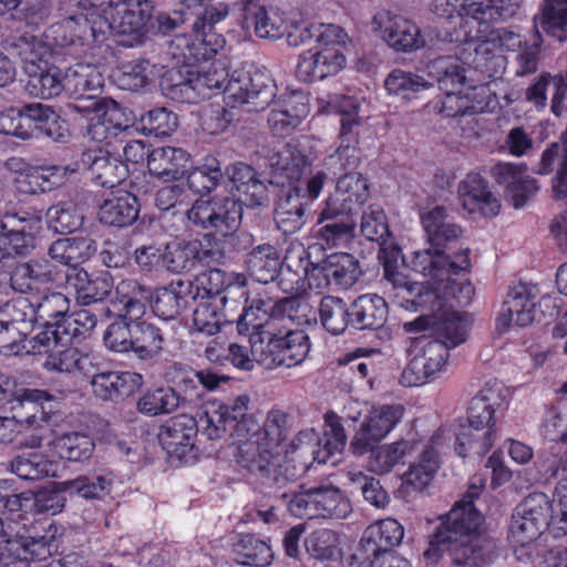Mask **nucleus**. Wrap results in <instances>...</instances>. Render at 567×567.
<instances>
[{
	"mask_svg": "<svg viewBox=\"0 0 567 567\" xmlns=\"http://www.w3.org/2000/svg\"><path fill=\"white\" fill-rule=\"evenodd\" d=\"M403 416L401 405H371L358 426L350 449L355 455L368 453L396 426Z\"/></svg>",
	"mask_w": 567,
	"mask_h": 567,
	"instance_id": "nucleus-14",
	"label": "nucleus"
},
{
	"mask_svg": "<svg viewBox=\"0 0 567 567\" xmlns=\"http://www.w3.org/2000/svg\"><path fill=\"white\" fill-rule=\"evenodd\" d=\"M361 233L380 248H400L392 239L385 213L379 205H370L362 213Z\"/></svg>",
	"mask_w": 567,
	"mask_h": 567,
	"instance_id": "nucleus-57",
	"label": "nucleus"
},
{
	"mask_svg": "<svg viewBox=\"0 0 567 567\" xmlns=\"http://www.w3.org/2000/svg\"><path fill=\"white\" fill-rule=\"evenodd\" d=\"M38 217H30L29 214H12L0 206V248H34L38 244L32 233L25 231V223L30 228L37 226Z\"/></svg>",
	"mask_w": 567,
	"mask_h": 567,
	"instance_id": "nucleus-37",
	"label": "nucleus"
},
{
	"mask_svg": "<svg viewBox=\"0 0 567 567\" xmlns=\"http://www.w3.org/2000/svg\"><path fill=\"white\" fill-rule=\"evenodd\" d=\"M369 198L368 181L360 173H348L338 179L336 190L324 202L323 218L354 215Z\"/></svg>",
	"mask_w": 567,
	"mask_h": 567,
	"instance_id": "nucleus-18",
	"label": "nucleus"
},
{
	"mask_svg": "<svg viewBox=\"0 0 567 567\" xmlns=\"http://www.w3.org/2000/svg\"><path fill=\"white\" fill-rule=\"evenodd\" d=\"M74 168L89 171L97 185L107 188L124 182L128 174L127 165L101 146L84 151Z\"/></svg>",
	"mask_w": 567,
	"mask_h": 567,
	"instance_id": "nucleus-21",
	"label": "nucleus"
},
{
	"mask_svg": "<svg viewBox=\"0 0 567 567\" xmlns=\"http://www.w3.org/2000/svg\"><path fill=\"white\" fill-rule=\"evenodd\" d=\"M485 487V478L475 475L471 478L466 493L447 514L446 520L437 528L430 542L429 557L436 553H447L455 567H485L499 556L496 542L483 535V516L474 507Z\"/></svg>",
	"mask_w": 567,
	"mask_h": 567,
	"instance_id": "nucleus-2",
	"label": "nucleus"
},
{
	"mask_svg": "<svg viewBox=\"0 0 567 567\" xmlns=\"http://www.w3.org/2000/svg\"><path fill=\"white\" fill-rule=\"evenodd\" d=\"M309 113L308 97L301 92L281 96L268 115L270 130L277 135H288Z\"/></svg>",
	"mask_w": 567,
	"mask_h": 567,
	"instance_id": "nucleus-28",
	"label": "nucleus"
},
{
	"mask_svg": "<svg viewBox=\"0 0 567 567\" xmlns=\"http://www.w3.org/2000/svg\"><path fill=\"white\" fill-rule=\"evenodd\" d=\"M50 535L30 537L16 535L14 538L0 540V567H10L18 561L44 560L51 555L52 542L56 533V527L49 526Z\"/></svg>",
	"mask_w": 567,
	"mask_h": 567,
	"instance_id": "nucleus-24",
	"label": "nucleus"
},
{
	"mask_svg": "<svg viewBox=\"0 0 567 567\" xmlns=\"http://www.w3.org/2000/svg\"><path fill=\"white\" fill-rule=\"evenodd\" d=\"M224 94L228 106L210 103L202 110L200 126L207 134L226 132L240 121L243 112L265 110L275 96L274 83L262 72L243 73L228 80Z\"/></svg>",
	"mask_w": 567,
	"mask_h": 567,
	"instance_id": "nucleus-3",
	"label": "nucleus"
},
{
	"mask_svg": "<svg viewBox=\"0 0 567 567\" xmlns=\"http://www.w3.org/2000/svg\"><path fill=\"white\" fill-rule=\"evenodd\" d=\"M288 432V416L285 412L279 410L270 411L262 424L259 426L258 422L246 413V419L237 425V433L239 436H247L252 433L277 452L282 454V442L287 437Z\"/></svg>",
	"mask_w": 567,
	"mask_h": 567,
	"instance_id": "nucleus-33",
	"label": "nucleus"
},
{
	"mask_svg": "<svg viewBox=\"0 0 567 567\" xmlns=\"http://www.w3.org/2000/svg\"><path fill=\"white\" fill-rule=\"evenodd\" d=\"M80 4L84 11L65 18L60 24L64 32L63 45H90L102 42L110 31L104 0H83Z\"/></svg>",
	"mask_w": 567,
	"mask_h": 567,
	"instance_id": "nucleus-10",
	"label": "nucleus"
},
{
	"mask_svg": "<svg viewBox=\"0 0 567 567\" xmlns=\"http://www.w3.org/2000/svg\"><path fill=\"white\" fill-rule=\"evenodd\" d=\"M96 324V317L87 309L69 311L62 321H55L42 330L31 342L30 352H42V350L56 347L59 343H66L75 338L85 336Z\"/></svg>",
	"mask_w": 567,
	"mask_h": 567,
	"instance_id": "nucleus-17",
	"label": "nucleus"
},
{
	"mask_svg": "<svg viewBox=\"0 0 567 567\" xmlns=\"http://www.w3.org/2000/svg\"><path fill=\"white\" fill-rule=\"evenodd\" d=\"M17 300H24L32 311L28 322L29 327L25 331V339L31 333L35 321H40L43 324V330H48L49 326L55 321H62L70 311V301L61 292L45 295L37 306L32 305L27 298H18Z\"/></svg>",
	"mask_w": 567,
	"mask_h": 567,
	"instance_id": "nucleus-47",
	"label": "nucleus"
},
{
	"mask_svg": "<svg viewBox=\"0 0 567 567\" xmlns=\"http://www.w3.org/2000/svg\"><path fill=\"white\" fill-rule=\"evenodd\" d=\"M189 162V155L182 148L164 146L154 148L147 156L151 175L165 182L181 178Z\"/></svg>",
	"mask_w": 567,
	"mask_h": 567,
	"instance_id": "nucleus-39",
	"label": "nucleus"
},
{
	"mask_svg": "<svg viewBox=\"0 0 567 567\" xmlns=\"http://www.w3.org/2000/svg\"><path fill=\"white\" fill-rule=\"evenodd\" d=\"M408 252L409 270H413L429 278L425 284L420 282L424 288L435 289L441 287V293L444 292V286L450 281H463L464 279H454L453 276L470 268L467 250H452L453 254H446V250H405Z\"/></svg>",
	"mask_w": 567,
	"mask_h": 567,
	"instance_id": "nucleus-8",
	"label": "nucleus"
},
{
	"mask_svg": "<svg viewBox=\"0 0 567 567\" xmlns=\"http://www.w3.org/2000/svg\"><path fill=\"white\" fill-rule=\"evenodd\" d=\"M416 445L417 442L414 439H402L371 449L370 471L379 475L389 474L398 465L404 464V458L416 450Z\"/></svg>",
	"mask_w": 567,
	"mask_h": 567,
	"instance_id": "nucleus-43",
	"label": "nucleus"
},
{
	"mask_svg": "<svg viewBox=\"0 0 567 567\" xmlns=\"http://www.w3.org/2000/svg\"><path fill=\"white\" fill-rule=\"evenodd\" d=\"M491 176L504 187L516 209L524 207L538 190L536 179L527 174L524 163L498 162L491 168Z\"/></svg>",
	"mask_w": 567,
	"mask_h": 567,
	"instance_id": "nucleus-22",
	"label": "nucleus"
},
{
	"mask_svg": "<svg viewBox=\"0 0 567 567\" xmlns=\"http://www.w3.org/2000/svg\"><path fill=\"white\" fill-rule=\"evenodd\" d=\"M103 75L95 65L76 63L63 71V93L82 100L86 93H97L103 86Z\"/></svg>",
	"mask_w": 567,
	"mask_h": 567,
	"instance_id": "nucleus-42",
	"label": "nucleus"
},
{
	"mask_svg": "<svg viewBox=\"0 0 567 567\" xmlns=\"http://www.w3.org/2000/svg\"><path fill=\"white\" fill-rule=\"evenodd\" d=\"M248 403L247 395H239L229 403L209 402L199 416L197 425L209 440L220 439L228 429L231 436L236 439L239 436L237 425L246 419Z\"/></svg>",
	"mask_w": 567,
	"mask_h": 567,
	"instance_id": "nucleus-15",
	"label": "nucleus"
},
{
	"mask_svg": "<svg viewBox=\"0 0 567 567\" xmlns=\"http://www.w3.org/2000/svg\"><path fill=\"white\" fill-rule=\"evenodd\" d=\"M346 442L342 425L329 420L320 439L312 430L300 432L292 442L293 451L285 457L252 433L237 436L235 458L264 485L279 489L305 474L313 461L334 465L338 462L334 456L342 453Z\"/></svg>",
	"mask_w": 567,
	"mask_h": 567,
	"instance_id": "nucleus-1",
	"label": "nucleus"
},
{
	"mask_svg": "<svg viewBox=\"0 0 567 567\" xmlns=\"http://www.w3.org/2000/svg\"><path fill=\"white\" fill-rule=\"evenodd\" d=\"M197 432V421L188 414H179L166 421L158 440L167 454L183 460L193 450Z\"/></svg>",
	"mask_w": 567,
	"mask_h": 567,
	"instance_id": "nucleus-27",
	"label": "nucleus"
},
{
	"mask_svg": "<svg viewBox=\"0 0 567 567\" xmlns=\"http://www.w3.org/2000/svg\"><path fill=\"white\" fill-rule=\"evenodd\" d=\"M551 514V502L545 494L528 495L512 515L509 540L517 546L535 542L546 528L550 530Z\"/></svg>",
	"mask_w": 567,
	"mask_h": 567,
	"instance_id": "nucleus-9",
	"label": "nucleus"
},
{
	"mask_svg": "<svg viewBox=\"0 0 567 567\" xmlns=\"http://www.w3.org/2000/svg\"><path fill=\"white\" fill-rule=\"evenodd\" d=\"M110 31L141 34L148 23L153 6L148 0H104Z\"/></svg>",
	"mask_w": 567,
	"mask_h": 567,
	"instance_id": "nucleus-23",
	"label": "nucleus"
},
{
	"mask_svg": "<svg viewBox=\"0 0 567 567\" xmlns=\"http://www.w3.org/2000/svg\"><path fill=\"white\" fill-rule=\"evenodd\" d=\"M243 215V207L230 197H204L197 199L188 210V219L204 229L208 244L236 246V231Z\"/></svg>",
	"mask_w": 567,
	"mask_h": 567,
	"instance_id": "nucleus-7",
	"label": "nucleus"
},
{
	"mask_svg": "<svg viewBox=\"0 0 567 567\" xmlns=\"http://www.w3.org/2000/svg\"><path fill=\"white\" fill-rule=\"evenodd\" d=\"M306 205L300 187L282 189L274 213L277 228L285 235L299 230L305 224Z\"/></svg>",
	"mask_w": 567,
	"mask_h": 567,
	"instance_id": "nucleus-35",
	"label": "nucleus"
},
{
	"mask_svg": "<svg viewBox=\"0 0 567 567\" xmlns=\"http://www.w3.org/2000/svg\"><path fill=\"white\" fill-rule=\"evenodd\" d=\"M315 503L317 517L342 519L352 512L349 498L331 484L316 486Z\"/></svg>",
	"mask_w": 567,
	"mask_h": 567,
	"instance_id": "nucleus-56",
	"label": "nucleus"
},
{
	"mask_svg": "<svg viewBox=\"0 0 567 567\" xmlns=\"http://www.w3.org/2000/svg\"><path fill=\"white\" fill-rule=\"evenodd\" d=\"M13 50L21 60L25 75L31 73V66L42 69L51 64L52 54L49 45L33 35L20 37L13 43Z\"/></svg>",
	"mask_w": 567,
	"mask_h": 567,
	"instance_id": "nucleus-59",
	"label": "nucleus"
},
{
	"mask_svg": "<svg viewBox=\"0 0 567 567\" xmlns=\"http://www.w3.org/2000/svg\"><path fill=\"white\" fill-rule=\"evenodd\" d=\"M233 553L235 560L244 566L266 567L272 559L269 545L251 534L238 536L233 545Z\"/></svg>",
	"mask_w": 567,
	"mask_h": 567,
	"instance_id": "nucleus-55",
	"label": "nucleus"
},
{
	"mask_svg": "<svg viewBox=\"0 0 567 567\" xmlns=\"http://www.w3.org/2000/svg\"><path fill=\"white\" fill-rule=\"evenodd\" d=\"M268 165L274 173L288 181H299L307 166L306 156L293 145L282 144L267 154Z\"/></svg>",
	"mask_w": 567,
	"mask_h": 567,
	"instance_id": "nucleus-50",
	"label": "nucleus"
},
{
	"mask_svg": "<svg viewBox=\"0 0 567 567\" xmlns=\"http://www.w3.org/2000/svg\"><path fill=\"white\" fill-rule=\"evenodd\" d=\"M138 216V204L135 196L125 190L111 193L99 209L101 223L115 227H126Z\"/></svg>",
	"mask_w": 567,
	"mask_h": 567,
	"instance_id": "nucleus-40",
	"label": "nucleus"
},
{
	"mask_svg": "<svg viewBox=\"0 0 567 567\" xmlns=\"http://www.w3.org/2000/svg\"><path fill=\"white\" fill-rule=\"evenodd\" d=\"M462 208L473 218H493L499 214L501 203L487 182L477 173H470L458 185Z\"/></svg>",
	"mask_w": 567,
	"mask_h": 567,
	"instance_id": "nucleus-25",
	"label": "nucleus"
},
{
	"mask_svg": "<svg viewBox=\"0 0 567 567\" xmlns=\"http://www.w3.org/2000/svg\"><path fill=\"white\" fill-rule=\"evenodd\" d=\"M463 63L454 56H440L427 63V73L442 92L462 89L466 80Z\"/></svg>",
	"mask_w": 567,
	"mask_h": 567,
	"instance_id": "nucleus-52",
	"label": "nucleus"
},
{
	"mask_svg": "<svg viewBox=\"0 0 567 567\" xmlns=\"http://www.w3.org/2000/svg\"><path fill=\"white\" fill-rule=\"evenodd\" d=\"M53 451L71 462H82L91 457L94 451L93 440L84 433L71 432L58 435L51 442Z\"/></svg>",
	"mask_w": 567,
	"mask_h": 567,
	"instance_id": "nucleus-62",
	"label": "nucleus"
},
{
	"mask_svg": "<svg viewBox=\"0 0 567 567\" xmlns=\"http://www.w3.org/2000/svg\"><path fill=\"white\" fill-rule=\"evenodd\" d=\"M122 111L114 104L102 114L90 118L85 136L94 143H104L106 147H113V140L130 131L127 120H123Z\"/></svg>",
	"mask_w": 567,
	"mask_h": 567,
	"instance_id": "nucleus-38",
	"label": "nucleus"
},
{
	"mask_svg": "<svg viewBox=\"0 0 567 567\" xmlns=\"http://www.w3.org/2000/svg\"><path fill=\"white\" fill-rule=\"evenodd\" d=\"M540 299L539 286L532 282H518L508 291L503 310L497 318L498 328L527 327L536 316V306Z\"/></svg>",
	"mask_w": 567,
	"mask_h": 567,
	"instance_id": "nucleus-19",
	"label": "nucleus"
},
{
	"mask_svg": "<svg viewBox=\"0 0 567 567\" xmlns=\"http://www.w3.org/2000/svg\"><path fill=\"white\" fill-rule=\"evenodd\" d=\"M281 367L292 368L301 364L310 352V339L303 330L278 331Z\"/></svg>",
	"mask_w": 567,
	"mask_h": 567,
	"instance_id": "nucleus-61",
	"label": "nucleus"
},
{
	"mask_svg": "<svg viewBox=\"0 0 567 567\" xmlns=\"http://www.w3.org/2000/svg\"><path fill=\"white\" fill-rule=\"evenodd\" d=\"M445 440L444 431L436 432L425 445L417 458L403 474V484L415 492H422L431 485L440 468L439 447Z\"/></svg>",
	"mask_w": 567,
	"mask_h": 567,
	"instance_id": "nucleus-26",
	"label": "nucleus"
},
{
	"mask_svg": "<svg viewBox=\"0 0 567 567\" xmlns=\"http://www.w3.org/2000/svg\"><path fill=\"white\" fill-rule=\"evenodd\" d=\"M48 371L60 373L79 372L90 377L95 371V357L76 348H68L49 354L43 363Z\"/></svg>",
	"mask_w": 567,
	"mask_h": 567,
	"instance_id": "nucleus-48",
	"label": "nucleus"
},
{
	"mask_svg": "<svg viewBox=\"0 0 567 567\" xmlns=\"http://www.w3.org/2000/svg\"><path fill=\"white\" fill-rule=\"evenodd\" d=\"M435 300L424 306H415L427 311L414 321L405 323L408 331H423L431 329L435 339L447 350L454 349L464 343L468 336V322L464 315L454 310V307H466L470 305L475 289L470 280L449 281L441 293V287L432 290Z\"/></svg>",
	"mask_w": 567,
	"mask_h": 567,
	"instance_id": "nucleus-4",
	"label": "nucleus"
},
{
	"mask_svg": "<svg viewBox=\"0 0 567 567\" xmlns=\"http://www.w3.org/2000/svg\"><path fill=\"white\" fill-rule=\"evenodd\" d=\"M93 394L103 401H117L135 392L143 384V377L131 371L92 373Z\"/></svg>",
	"mask_w": 567,
	"mask_h": 567,
	"instance_id": "nucleus-31",
	"label": "nucleus"
},
{
	"mask_svg": "<svg viewBox=\"0 0 567 567\" xmlns=\"http://www.w3.org/2000/svg\"><path fill=\"white\" fill-rule=\"evenodd\" d=\"M371 30L396 52L411 53L425 43L414 22L388 10L375 12Z\"/></svg>",
	"mask_w": 567,
	"mask_h": 567,
	"instance_id": "nucleus-12",
	"label": "nucleus"
},
{
	"mask_svg": "<svg viewBox=\"0 0 567 567\" xmlns=\"http://www.w3.org/2000/svg\"><path fill=\"white\" fill-rule=\"evenodd\" d=\"M244 24L252 29L261 39L276 40L287 30L285 12L276 7H266L255 1H248L244 8Z\"/></svg>",
	"mask_w": 567,
	"mask_h": 567,
	"instance_id": "nucleus-30",
	"label": "nucleus"
},
{
	"mask_svg": "<svg viewBox=\"0 0 567 567\" xmlns=\"http://www.w3.org/2000/svg\"><path fill=\"white\" fill-rule=\"evenodd\" d=\"M59 491L84 499H102L113 486L111 474L81 475L59 483Z\"/></svg>",
	"mask_w": 567,
	"mask_h": 567,
	"instance_id": "nucleus-49",
	"label": "nucleus"
},
{
	"mask_svg": "<svg viewBox=\"0 0 567 567\" xmlns=\"http://www.w3.org/2000/svg\"><path fill=\"white\" fill-rule=\"evenodd\" d=\"M344 31L334 24L322 27L316 39V45L299 55L296 75L303 82H315L333 76L346 64L343 45L347 42Z\"/></svg>",
	"mask_w": 567,
	"mask_h": 567,
	"instance_id": "nucleus-5",
	"label": "nucleus"
},
{
	"mask_svg": "<svg viewBox=\"0 0 567 567\" xmlns=\"http://www.w3.org/2000/svg\"><path fill=\"white\" fill-rule=\"evenodd\" d=\"M411 354L400 379L404 386H420L430 382L443 371L449 360L447 348L433 340L417 342Z\"/></svg>",
	"mask_w": 567,
	"mask_h": 567,
	"instance_id": "nucleus-13",
	"label": "nucleus"
},
{
	"mask_svg": "<svg viewBox=\"0 0 567 567\" xmlns=\"http://www.w3.org/2000/svg\"><path fill=\"white\" fill-rule=\"evenodd\" d=\"M505 405L506 396L503 385L486 384L471 400L467 424L495 429L497 414L504 411Z\"/></svg>",
	"mask_w": 567,
	"mask_h": 567,
	"instance_id": "nucleus-32",
	"label": "nucleus"
},
{
	"mask_svg": "<svg viewBox=\"0 0 567 567\" xmlns=\"http://www.w3.org/2000/svg\"><path fill=\"white\" fill-rule=\"evenodd\" d=\"M223 274L220 270H209L195 280L193 299H199L193 312V326L197 332L214 336L220 329V315L217 312V303L226 297L220 296Z\"/></svg>",
	"mask_w": 567,
	"mask_h": 567,
	"instance_id": "nucleus-11",
	"label": "nucleus"
},
{
	"mask_svg": "<svg viewBox=\"0 0 567 567\" xmlns=\"http://www.w3.org/2000/svg\"><path fill=\"white\" fill-rule=\"evenodd\" d=\"M323 250H287L285 262L290 270L313 276L316 271L324 279L342 288L351 287L361 276L359 260L346 251L323 256Z\"/></svg>",
	"mask_w": 567,
	"mask_h": 567,
	"instance_id": "nucleus-6",
	"label": "nucleus"
},
{
	"mask_svg": "<svg viewBox=\"0 0 567 567\" xmlns=\"http://www.w3.org/2000/svg\"><path fill=\"white\" fill-rule=\"evenodd\" d=\"M195 282L176 280L156 290L152 309L163 320L175 319L187 306V296L194 295Z\"/></svg>",
	"mask_w": 567,
	"mask_h": 567,
	"instance_id": "nucleus-41",
	"label": "nucleus"
},
{
	"mask_svg": "<svg viewBox=\"0 0 567 567\" xmlns=\"http://www.w3.org/2000/svg\"><path fill=\"white\" fill-rule=\"evenodd\" d=\"M548 35L567 40V0H545L540 18L534 19Z\"/></svg>",
	"mask_w": 567,
	"mask_h": 567,
	"instance_id": "nucleus-63",
	"label": "nucleus"
},
{
	"mask_svg": "<svg viewBox=\"0 0 567 567\" xmlns=\"http://www.w3.org/2000/svg\"><path fill=\"white\" fill-rule=\"evenodd\" d=\"M132 351L140 359H151L163 349L164 337L159 328L150 322H134L132 326Z\"/></svg>",
	"mask_w": 567,
	"mask_h": 567,
	"instance_id": "nucleus-64",
	"label": "nucleus"
},
{
	"mask_svg": "<svg viewBox=\"0 0 567 567\" xmlns=\"http://www.w3.org/2000/svg\"><path fill=\"white\" fill-rule=\"evenodd\" d=\"M385 301L377 295L358 297L350 308V324L355 329H374L381 327L386 319Z\"/></svg>",
	"mask_w": 567,
	"mask_h": 567,
	"instance_id": "nucleus-46",
	"label": "nucleus"
},
{
	"mask_svg": "<svg viewBox=\"0 0 567 567\" xmlns=\"http://www.w3.org/2000/svg\"><path fill=\"white\" fill-rule=\"evenodd\" d=\"M32 311L24 300H13L0 308V354L6 357L30 353L25 331Z\"/></svg>",
	"mask_w": 567,
	"mask_h": 567,
	"instance_id": "nucleus-16",
	"label": "nucleus"
},
{
	"mask_svg": "<svg viewBox=\"0 0 567 567\" xmlns=\"http://www.w3.org/2000/svg\"><path fill=\"white\" fill-rule=\"evenodd\" d=\"M117 302L122 305L121 320L127 323L142 322L145 315L148 293L135 281H122L116 287Z\"/></svg>",
	"mask_w": 567,
	"mask_h": 567,
	"instance_id": "nucleus-60",
	"label": "nucleus"
},
{
	"mask_svg": "<svg viewBox=\"0 0 567 567\" xmlns=\"http://www.w3.org/2000/svg\"><path fill=\"white\" fill-rule=\"evenodd\" d=\"M496 439V429L466 424L456 436L455 451L462 457L470 454L482 456L492 449Z\"/></svg>",
	"mask_w": 567,
	"mask_h": 567,
	"instance_id": "nucleus-53",
	"label": "nucleus"
},
{
	"mask_svg": "<svg viewBox=\"0 0 567 567\" xmlns=\"http://www.w3.org/2000/svg\"><path fill=\"white\" fill-rule=\"evenodd\" d=\"M447 212L443 206H435L421 215V223L432 248L449 244H461L465 231L456 224L446 221Z\"/></svg>",
	"mask_w": 567,
	"mask_h": 567,
	"instance_id": "nucleus-36",
	"label": "nucleus"
},
{
	"mask_svg": "<svg viewBox=\"0 0 567 567\" xmlns=\"http://www.w3.org/2000/svg\"><path fill=\"white\" fill-rule=\"evenodd\" d=\"M567 156L559 143H551L542 153L540 161L535 168L539 175H548L556 171L553 178V192L557 199L567 197V169L565 162Z\"/></svg>",
	"mask_w": 567,
	"mask_h": 567,
	"instance_id": "nucleus-51",
	"label": "nucleus"
},
{
	"mask_svg": "<svg viewBox=\"0 0 567 567\" xmlns=\"http://www.w3.org/2000/svg\"><path fill=\"white\" fill-rule=\"evenodd\" d=\"M14 398L19 406L24 408L25 405H30L33 412L32 414L27 415L25 417L21 416L20 419L18 415H14L13 417H0L1 443L12 442L21 432L23 423L33 425L38 422L39 419L42 420L43 410L40 408V404L52 399V396L47 391L38 389L17 390Z\"/></svg>",
	"mask_w": 567,
	"mask_h": 567,
	"instance_id": "nucleus-29",
	"label": "nucleus"
},
{
	"mask_svg": "<svg viewBox=\"0 0 567 567\" xmlns=\"http://www.w3.org/2000/svg\"><path fill=\"white\" fill-rule=\"evenodd\" d=\"M318 236L326 245L331 247L348 246L354 238L355 219L352 215L339 216V218H323L320 210Z\"/></svg>",
	"mask_w": 567,
	"mask_h": 567,
	"instance_id": "nucleus-58",
	"label": "nucleus"
},
{
	"mask_svg": "<svg viewBox=\"0 0 567 567\" xmlns=\"http://www.w3.org/2000/svg\"><path fill=\"white\" fill-rule=\"evenodd\" d=\"M12 474L24 481H39L56 476L60 464L39 452H25L9 462Z\"/></svg>",
	"mask_w": 567,
	"mask_h": 567,
	"instance_id": "nucleus-44",
	"label": "nucleus"
},
{
	"mask_svg": "<svg viewBox=\"0 0 567 567\" xmlns=\"http://www.w3.org/2000/svg\"><path fill=\"white\" fill-rule=\"evenodd\" d=\"M249 343L255 362L266 369L281 367L278 332L274 320L266 319L265 322L254 324V330L249 334Z\"/></svg>",
	"mask_w": 567,
	"mask_h": 567,
	"instance_id": "nucleus-34",
	"label": "nucleus"
},
{
	"mask_svg": "<svg viewBox=\"0 0 567 567\" xmlns=\"http://www.w3.org/2000/svg\"><path fill=\"white\" fill-rule=\"evenodd\" d=\"M27 74L25 91L40 99H52L63 93V70L50 64L47 68L34 69Z\"/></svg>",
	"mask_w": 567,
	"mask_h": 567,
	"instance_id": "nucleus-54",
	"label": "nucleus"
},
{
	"mask_svg": "<svg viewBox=\"0 0 567 567\" xmlns=\"http://www.w3.org/2000/svg\"><path fill=\"white\" fill-rule=\"evenodd\" d=\"M379 260L383 265L384 277L392 285L393 289L413 297L414 306H424L435 300V293L431 290H423L420 282L410 281L406 271L409 270L408 252L405 250H379Z\"/></svg>",
	"mask_w": 567,
	"mask_h": 567,
	"instance_id": "nucleus-20",
	"label": "nucleus"
},
{
	"mask_svg": "<svg viewBox=\"0 0 567 567\" xmlns=\"http://www.w3.org/2000/svg\"><path fill=\"white\" fill-rule=\"evenodd\" d=\"M340 125V145L330 159L339 162L342 168H352L359 162L357 144L364 125L363 118L358 114L343 115Z\"/></svg>",
	"mask_w": 567,
	"mask_h": 567,
	"instance_id": "nucleus-45",
	"label": "nucleus"
}]
</instances>
